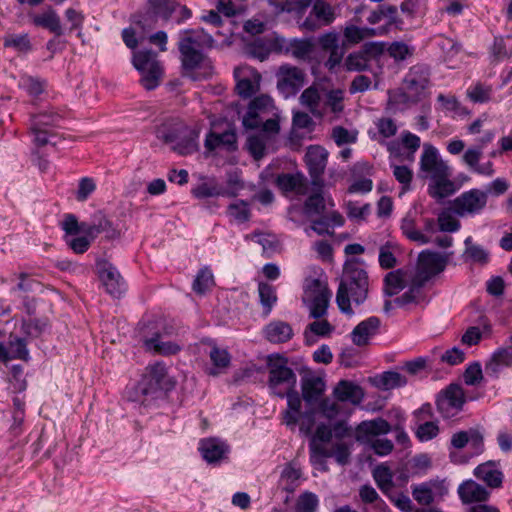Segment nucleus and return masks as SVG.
<instances>
[{
  "label": "nucleus",
  "mask_w": 512,
  "mask_h": 512,
  "mask_svg": "<svg viewBox=\"0 0 512 512\" xmlns=\"http://www.w3.org/2000/svg\"><path fill=\"white\" fill-rule=\"evenodd\" d=\"M4 46L21 53H27L32 49L28 34H9L4 38Z\"/></svg>",
  "instance_id": "obj_51"
},
{
  "label": "nucleus",
  "mask_w": 512,
  "mask_h": 512,
  "mask_svg": "<svg viewBox=\"0 0 512 512\" xmlns=\"http://www.w3.org/2000/svg\"><path fill=\"white\" fill-rule=\"evenodd\" d=\"M19 87L25 90L30 96L37 97L44 91V82L31 76L21 77Z\"/></svg>",
  "instance_id": "obj_55"
},
{
  "label": "nucleus",
  "mask_w": 512,
  "mask_h": 512,
  "mask_svg": "<svg viewBox=\"0 0 512 512\" xmlns=\"http://www.w3.org/2000/svg\"><path fill=\"white\" fill-rule=\"evenodd\" d=\"M420 168L430 174L431 179L437 176L451 175L449 166L439 157L438 150L430 144L424 145Z\"/></svg>",
  "instance_id": "obj_17"
},
{
  "label": "nucleus",
  "mask_w": 512,
  "mask_h": 512,
  "mask_svg": "<svg viewBox=\"0 0 512 512\" xmlns=\"http://www.w3.org/2000/svg\"><path fill=\"white\" fill-rule=\"evenodd\" d=\"M488 195L479 189H471L462 193L453 201V210L459 216L477 214L487 204Z\"/></svg>",
  "instance_id": "obj_13"
},
{
  "label": "nucleus",
  "mask_w": 512,
  "mask_h": 512,
  "mask_svg": "<svg viewBox=\"0 0 512 512\" xmlns=\"http://www.w3.org/2000/svg\"><path fill=\"white\" fill-rule=\"evenodd\" d=\"M148 5L153 14L168 21L174 12H177L179 2L177 0H148Z\"/></svg>",
  "instance_id": "obj_41"
},
{
  "label": "nucleus",
  "mask_w": 512,
  "mask_h": 512,
  "mask_svg": "<svg viewBox=\"0 0 512 512\" xmlns=\"http://www.w3.org/2000/svg\"><path fill=\"white\" fill-rule=\"evenodd\" d=\"M458 189L459 186H456L449 176H437L432 178L428 192L432 198L440 200L453 195Z\"/></svg>",
  "instance_id": "obj_27"
},
{
  "label": "nucleus",
  "mask_w": 512,
  "mask_h": 512,
  "mask_svg": "<svg viewBox=\"0 0 512 512\" xmlns=\"http://www.w3.org/2000/svg\"><path fill=\"white\" fill-rule=\"evenodd\" d=\"M242 125L250 130L261 129L266 133H278L279 116L273 99L262 94L251 100L242 118Z\"/></svg>",
  "instance_id": "obj_3"
},
{
  "label": "nucleus",
  "mask_w": 512,
  "mask_h": 512,
  "mask_svg": "<svg viewBox=\"0 0 512 512\" xmlns=\"http://www.w3.org/2000/svg\"><path fill=\"white\" fill-rule=\"evenodd\" d=\"M32 22L35 26L48 29L56 36H61L63 34L60 18L57 15V13L52 9L42 14L33 16Z\"/></svg>",
  "instance_id": "obj_37"
},
{
  "label": "nucleus",
  "mask_w": 512,
  "mask_h": 512,
  "mask_svg": "<svg viewBox=\"0 0 512 512\" xmlns=\"http://www.w3.org/2000/svg\"><path fill=\"white\" fill-rule=\"evenodd\" d=\"M47 319H30L22 321V332L32 338L39 337L47 328Z\"/></svg>",
  "instance_id": "obj_52"
},
{
  "label": "nucleus",
  "mask_w": 512,
  "mask_h": 512,
  "mask_svg": "<svg viewBox=\"0 0 512 512\" xmlns=\"http://www.w3.org/2000/svg\"><path fill=\"white\" fill-rule=\"evenodd\" d=\"M300 102L302 105L308 107L312 113L315 112L320 102L318 89L314 86L306 88L300 96Z\"/></svg>",
  "instance_id": "obj_57"
},
{
  "label": "nucleus",
  "mask_w": 512,
  "mask_h": 512,
  "mask_svg": "<svg viewBox=\"0 0 512 512\" xmlns=\"http://www.w3.org/2000/svg\"><path fill=\"white\" fill-rule=\"evenodd\" d=\"M458 494L463 503L486 501L490 495L485 487L473 480L463 482L458 488Z\"/></svg>",
  "instance_id": "obj_24"
},
{
  "label": "nucleus",
  "mask_w": 512,
  "mask_h": 512,
  "mask_svg": "<svg viewBox=\"0 0 512 512\" xmlns=\"http://www.w3.org/2000/svg\"><path fill=\"white\" fill-rule=\"evenodd\" d=\"M325 390V383L320 377H310L302 382V396L309 404L317 403Z\"/></svg>",
  "instance_id": "obj_32"
},
{
  "label": "nucleus",
  "mask_w": 512,
  "mask_h": 512,
  "mask_svg": "<svg viewBox=\"0 0 512 512\" xmlns=\"http://www.w3.org/2000/svg\"><path fill=\"white\" fill-rule=\"evenodd\" d=\"M285 43L284 48L287 53H290L293 57L301 60L308 59L313 52L314 44L309 39H290L289 41L281 40Z\"/></svg>",
  "instance_id": "obj_33"
},
{
  "label": "nucleus",
  "mask_w": 512,
  "mask_h": 512,
  "mask_svg": "<svg viewBox=\"0 0 512 512\" xmlns=\"http://www.w3.org/2000/svg\"><path fill=\"white\" fill-rule=\"evenodd\" d=\"M11 348L10 356L12 359H21L27 361L29 358V351L27 349V342L24 338H15L9 341Z\"/></svg>",
  "instance_id": "obj_60"
},
{
  "label": "nucleus",
  "mask_w": 512,
  "mask_h": 512,
  "mask_svg": "<svg viewBox=\"0 0 512 512\" xmlns=\"http://www.w3.org/2000/svg\"><path fill=\"white\" fill-rule=\"evenodd\" d=\"M268 366V386L272 393L284 398L285 394L296 388L297 376L293 369L288 367L287 359L277 356L269 357Z\"/></svg>",
  "instance_id": "obj_6"
},
{
  "label": "nucleus",
  "mask_w": 512,
  "mask_h": 512,
  "mask_svg": "<svg viewBox=\"0 0 512 512\" xmlns=\"http://www.w3.org/2000/svg\"><path fill=\"white\" fill-rule=\"evenodd\" d=\"M133 66L140 72V83L147 90L155 89L163 76V68L152 50H141L133 53Z\"/></svg>",
  "instance_id": "obj_7"
},
{
  "label": "nucleus",
  "mask_w": 512,
  "mask_h": 512,
  "mask_svg": "<svg viewBox=\"0 0 512 512\" xmlns=\"http://www.w3.org/2000/svg\"><path fill=\"white\" fill-rule=\"evenodd\" d=\"M199 449L203 458L209 463L219 461L228 451L226 444L215 438L202 440Z\"/></svg>",
  "instance_id": "obj_29"
},
{
  "label": "nucleus",
  "mask_w": 512,
  "mask_h": 512,
  "mask_svg": "<svg viewBox=\"0 0 512 512\" xmlns=\"http://www.w3.org/2000/svg\"><path fill=\"white\" fill-rule=\"evenodd\" d=\"M474 475L492 489L500 488L504 478L502 471L498 468V463L495 461H487L478 465L474 469Z\"/></svg>",
  "instance_id": "obj_21"
},
{
  "label": "nucleus",
  "mask_w": 512,
  "mask_h": 512,
  "mask_svg": "<svg viewBox=\"0 0 512 512\" xmlns=\"http://www.w3.org/2000/svg\"><path fill=\"white\" fill-rule=\"evenodd\" d=\"M333 330L334 327L327 320L314 321L307 326L304 336L307 342H309V333L316 336L326 337L330 335Z\"/></svg>",
  "instance_id": "obj_56"
},
{
  "label": "nucleus",
  "mask_w": 512,
  "mask_h": 512,
  "mask_svg": "<svg viewBox=\"0 0 512 512\" xmlns=\"http://www.w3.org/2000/svg\"><path fill=\"white\" fill-rule=\"evenodd\" d=\"M302 476L300 468L296 467L294 463L287 464L281 472L280 482L283 489L287 492H293L299 485V480Z\"/></svg>",
  "instance_id": "obj_43"
},
{
  "label": "nucleus",
  "mask_w": 512,
  "mask_h": 512,
  "mask_svg": "<svg viewBox=\"0 0 512 512\" xmlns=\"http://www.w3.org/2000/svg\"><path fill=\"white\" fill-rule=\"evenodd\" d=\"M438 433L439 427L437 423L433 421H425L420 424L416 430V436L422 442L432 440Z\"/></svg>",
  "instance_id": "obj_61"
},
{
  "label": "nucleus",
  "mask_w": 512,
  "mask_h": 512,
  "mask_svg": "<svg viewBox=\"0 0 512 512\" xmlns=\"http://www.w3.org/2000/svg\"><path fill=\"white\" fill-rule=\"evenodd\" d=\"M158 139L173 144V150L180 155H189L196 151L195 136L181 121L169 120L162 123L156 131Z\"/></svg>",
  "instance_id": "obj_5"
},
{
  "label": "nucleus",
  "mask_w": 512,
  "mask_h": 512,
  "mask_svg": "<svg viewBox=\"0 0 512 512\" xmlns=\"http://www.w3.org/2000/svg\"><path fill=\"white\" fill-rule=\"evenodd\" d=\"M359 496L362 502L373 504L374 508L379 512H384L387 508L385 501L380 498L377 491L370 485H363L359 490Z\"/></svg>",
  "instance_id": "obj_49"
},
{
  "label": "nucleus",
  "mask_w": 512,
  "mask_h": 512,
  "mask_svg": "<svg viewBox=\"0 0 512 512\" xmlns=\"http://www.w3.org/2000/svg\"><path fill=\"white\" fill-rule=\"evenodd\" d=\"M111 227V222L101 212L93 215L92 222H82V233L91 239L96 238L99 234L108 231Z\"/></svg>",
  "instance_id": "obj_39"
},
{
  "label": "nucleus",
  "mask_w": 512,
  "mask_h": 512,
  "mask_svg": "<svg viewBox=\"0 0 512 512\" xmlns=\"http://www.w3.org/2000/svg\"><path fill=\"white\" fill-rule=\"evenodd\" d=\"M164 363L156 362L145 368L141 380L136 386V393L143 397L142 403L149 405L151 401L161 398L174 387Z\"/></svg>",
  "instance_id": "obj_4"
},
{
  "label": "nucleus",
  "mask_w": 512,
  "mask_h": 512,
  "mask_svg": "<svg viewBox=\"0 0 512 512\" xmlns=\"http://www.w3.org/2000/svg\"><path fill=\"white\" fill-rule=\"evenodd\" d=\"M314 296L310 304V317L320 319L327 313L331 292L326 286H323L320 280L312 281Z\"/></svg>",
  "instance_id": "obj_19"
},
{
  "label": "nucleus",
  "mask_w": 512,
  "mask_h": 512,
  "mask_svg": "<svg viewBox=\"0 0 512 512\" xmlns=\"http://www.w3.org/2000/svg\"><path fill=\"white\" fill-rule=\"evenodd\" d=\"M380 324L381 321L376 316L361 321L351 332L352 342L359 347L365 346L369 339L377 334Z\"/></svg>",
  "instance_id": "obj_20"
},
{
  "label": "nucleus",
  "mask_w": 512,
  "mask_h": 512,
  "mask_svg": "<svg viewBox=\"0 0 512 512\" xmlns=\"http://www.w3.org/2000/svg\"><path fill=\"white\" fill-rule=\"evenodd\" d=\"M328 155V151L319 145H312L307 149L306 164L312 178V184L317 188L323 187L322 176L327 165Z\"/></svg>",
  "instance_id": "obj_14"
},
{
  "label": "nucleus",
  "mask_w": 512,
  "mask_h": 512,
  "mask_svg": "<svg viewBox=\"0 0 512 512\" xmlns=\"http://www.w3.org/2000/svg\"><path fill=\"white\" fill-rule=\"evenodd\" d=\"M405 288V279L401 270L389 272L384 278V293L394 296Z\"/></svg>",
  "instance_id": "obj_44"
},
{
  "label": "nucleus",
  "mask_w": 512,
  "mask_h": 512,
  "mask_svg": "<svg viewBox=\"0 0 512 512\" xmlns=\"http://www.w3.org/2000/svg\"><path fill=\"white\" fill-rule=\"evenodd\" d=\"M492 92L493 89L491 85L477 82L476 84L470 86L466 93L467 97L473 103H487L491 100Z\"/></svg>",
  "instance_id": "obj_47"
},
{
  "label": "nucleus",
  "mask_w": 512,
  "mask_h": 512,
  "mask_svg": "<svg viewBox=\"0 0 512 512\" xmlns=\"http://www.w3.org/2000/svg\"><path fill=\"white\" fill-rule=\"evenodd\" d=\"M436 490H442L437 482L421 483L412 487V496L418 504L428 506L433 503Z\"/></svg>",
  "instance_id": "obj_35"
},
{
  "label": "nucleus",
  "mask_w": 512,
  "mask_h": 512,
  "mask_svg": "<svg viewBox=\"0 0 512 512\" xmlns=\"http://www.w3.org/2000/svg\"><path fill=\"white\" fill-rule=\"evenodd\" d=\"M214 284L213 275L210 270L202 269L198 272L194 282L193 290L198 294H204Z\"/></svg>",
  "instance_id": "obj_53"
},
{
  "label": "nucleus",
  "mask_w": 512,
  "mask_h": 512,
  "mask_svg": "<svg viewBox=\"0 0 512 512\" xmlns=\"http://www.w3.org/2000/svg\"><path fill=\"white\" fill-rule=\"evenodd\" d=\"M258 293L260 303L264 308V314L268 316L277 302L276 290L271 284L260 282L258 285Z\"/></svg>",
  "instance_id": "obj_45"
},
{
  "label": "nucleus",
  "mask_w": 512,
  "mask_h": 512,
  "mask_svg": "<svg viewBox=\"0 0 512 512\" xmlns=\"http://www.w3.org/2000/svg\"><path fill=\"white\" fill-rule=\"evenodd\" d=\"M437 222L438 228L444 232H456L460 228V222L446 211L439 214Z\"/></svg>",
  "instance_id": "obj_62"
},
{
  "label": "nucleus",
  "mask_w": 512,
  "mask_h": 512,
  "mask_svg": "<svg viewBox=\"0 0 512 512\" xmlns=\"http://www.w3.org/2000/svg\"><path fill=\"white\" fill-rule=\"evenodd\" d=\"M334 397L340 402H349L353 405L359 404L364 397L362 388L348 380L338 382L333 390Z\"/></svg>",
  "instance_id": "obj_23"
},
{
  "label": "nucleus",
  "mask_w": 512,
  "mask_h": 512,
  "mask_svg": "<svg viewBox=\"0 0 512 512\" xmlns=\"http://www.w3.org/2000/svg\"><path fill=\"white\" fill-rule=\"evenodd\" d=\"M429 77L430 70L426 65H414L405 75V87L410 93L414 95H420L428 87Z\"/></svg>",
  "instance_id": "obj_18"
},
{
  "label": "nucleus",
  "mask_w": 512,
  "mask_h": 512,
  "mask_svg": "<svg viewBox=\"0 0 512 512\" xmlns=\"http://www.w3.org/2000/svg\"><path fill=\"white\" fill-rule=\"evenodd\" d=\"M378 133L383 138H390L397 133L398 127L392 118L382 117L375 122Z\"/></svg>",
  "instance_id": "obj_64"
},
{
  "label": "nucleus",
  "mask_w": 512,
  "mask_h": 512,
  "mask_svg": "<svg viewBox=\"0 0 512 512\" xmlns=\"http://www.w3.org/2000/svg\"><path fill=\"white\" fill-rule=\"evenodd\" d=\"M424 285L425 283H422L421 280H418L417 277L414 276L409 290L394 299L395 305L403 307L411 303L419 304L424 300V293L422 290Z\"/></svg>",
  "instance_id": "obj_36"
},
{
  "label": "nucleus",
  "mask_w": 512,
  "mask_h": 512,
  "mask_svg": "<svg viewBox=\"0 0 512 512\" xmlns=\"http://www.w3.org/2000/svg\"><path fill=\"white\" fill-rule=\"evenodd\" d=\"M145 346L147 349L163 356L175 355L181 350L179 344L172 341H163L161 333H156L153 337L146 339Z\"/></svg>",
  "instance_id": "obj_34"
},
{
  "label": "nucleus",
  "mask_w": 512,
  "mask_h": 512,
  "mask_svg": "<svg viewBox=\"0 0 512 512\" xmlns=\"http://www.w3.org/2000/svg\"><path fill=\"white\" fill-rule=\"evenodd\" d=\"M512 365V347H503L496 350L490 361L486 364V372L489 375L498 376L502 367H509Z\"/></svg>",
  "instance_id": "obj_30"
},
{
  "label": "nucleus",
  "mask_w": 512,
  "mask_h": 512,
  "mask_svg": "<svg viewBox=\"0 0 512 512\" xmlns=\"http://www.w3.org/2000/svg\"><path fill=\"white\" fill-rule=\"evenodd\" d=\"M408 383L407 378L399 372L387 371L380 375L378 387L384 390L403 387Z\"/></svg>",
  "instance_id": "obj_46"
},
{
  "label": "nucleus",
  "mask_w": 512,
  "mask_h": 512,
  "mask_svg": "<svg viewBox=\"0 0 512 512\" xmlns=\"http://www.w3.org/2000/svg\"><path fill=\"white\" fill-rule=\"evenodd\" d=\"M400 228L402 233L410 241L417 242L419 244H427L430 242V237L417 229L415 215L412 211H409L401 220Z\"/></svg>",
  "instance_id": "obj_31"
},
{
  "label": "nucleus",
  "mask_w": 512,
  "mask_h": 512,
  "mask_svg": "<svg viewBox=\"0 0 512 512\" xmlns=\"http://www.w3.org/2000/svg\"><path fill=\"white\" fill-rule=\"evenodd\" d=\"M247 148L251 156L256 160H260L265 156L266 144L261 136L252 135L247 139Z\"/></svg>",
  "instance_id": "obj_58"
},
{
  "label": "nucleus",
  "mask_w": 512,
  "mask_h": 512,
  "mask_svg": "<svg viewBox=\"0 0 512 512\" xmlns=\"http://www.w3.org/2000/svg\"><path fill=\"white\" fill-rule=\"evenodd\" d=\"M62 118L63 116L60 113L52 109L34 114L30 118V130L38 131L40 128L48 129L49 127L57 126Z\"/></svg>",
  "instance_id": "obj_38"
},
{
  "label": "nucleus",
  "mask_w": 512,
  "mask_h": 512,
  "mask_svg": "<svg viewBox=\"0 0 512 512\" xmlns=\"http://www.w3.org/2000/svg\"><path fill=\"white\" fill-rule=\"evenodd\" d=\"M334 20V8L324 0H315L310 14L300 24V28L314 32L323 26L330 25Z\"/></svg>",
  "instance_id": "obj_12"
},
{
  "label": "nucleus",
  "mask_w": 512,
  "mask_h": 512,
  "mask_svg": "<svg viewBox=\"0 0 512 512\" xmlns=\"http://www.w3.org/2000/svg\"><path fill=\"white\" fill-rule=\"evenodd\" d=\"M390 429V424L383 418H376L369 421H363L357 426L358 433L367 436L387 434L390 431Z\"/></svg>",
  "instance_id": "obj_42"
},
{
  "label": "nucleus",
  "mask_w": 512,
  "mask_h": 512,
  "mask_svg": "<svg viewBox=\"0 0 512 512\" xmlns=\"http://www.w3.org/2000/svg\"><path fill=\"white\" fill-rule=\"evenodd\" d=\"M364 261L351 258L343 266V273L336 293V303L339 310L352 316L354 311L351 302L356 305L363 304L369 292V277L363 268Z\"/></svg>",
  "instance_id": "obj_1"
},
{
  "label": "nucleus",
  "mask_w": 512,
  "mask_h": 512,
  "mask_svg": "<svg viewBox=\"0 0 512 512\" xmlns=\"http://www.w3.org/2000/svg\"><path fill=\"white\" fill-rule=\"evenodd\" d=\"M494 137L495 133L493 131H487L477 140V143L474 146L468 148L464 152L462 161L473 173L484 176H492L495 173L493 163L491 161L480 164L484 148L487 144L493 141Z\"/></svg>",
  "instance_id": "obj_8"
},
{
  "label": "nucleus",
  "mask_w": 512,
  "mask_h": 512,
  "mask_svg": "<svg viewBox=\"0 0 512 512\" xmlns=\"http://www.w3.org/2000/svg\"><path fill=\"white\" fill-rule=\"evenodd\" d=\"M373 478L378 488L383 492L387 493L393 488V474L391 470L384 465H379L373 470Z\"/></svg>",
  "instance_id": "obj_48"
},
{
  "label": "nucleus",
  "mask_w": 512,
  "mask_h": 512,
  "mask_svg": "<svg viewBox=\"0 0 512 512\" xmlns=\"http://www.w3.org/2000/svg\"><path fill=\"white\" fill-rule=\"evenodd\" d=\"M465 402L466 397L463 388L459 384L452 383L438 394L436 406L441 416L449 419L456 416L463 409Z\"/></svg>",
  "instance_id": "obj_9"
},
{
  "label": "nucleus",
  "mask_w": 512,
  "mask_h": 512,
  "mask_svg": "<svg viewBox=\"0 0 512 512\" xmlns=\"http://www.w3.org/2000/svg\"><path fill=\"white\" fill-rule=\"evenodd\" d=\"M465 255L466 257L480 264H486L489 261V253L482 246L474 244L471 237L465 240Z\"/></svg>",
  "instance_id": "obj_50"
},
{
  "label": "nucleus",
  "mask_w": 512,
  "mask_h": 512,
  "mask_svg": "<svg viewBox=\"0 0 512 512\" xmlns=\"http://www.w3.org/2000/svg\"><path fill=\"white\" fill-rule=\"evenodd\" d=\"M266 339L271 343H285L293 337V329L287 322L276 320L266 325Z\"/></svg>",
  "instance_id": "obj_26"
},
{
  "label": "nucleus",
  "mask_w": 512,
  "mask_h": 512,
  "mask_svg": "<svg viewBox=\"0 0 512 512\" xmlns=\"http://www.w3.org/2000/svg\"><path fill=\"white\" fill-rule=\"evenodd\" d=\"M277 89L284 98L294 96L304 86L305 73L298 67L282 65L277 73Z\"/></svg>",
  "instance_id": "obj_10"
},
{
  "label": "nucleus",
  "mask_w": 512,
  "mask_h": 512,
  "mask_svg": "<svg viewBox=\"0 0 512 512\" xmlns=\"http://www.w3.org/2000/svg\"><path fill=\"white\" fill-rule=\"evenodd\" d=\"M448 263V255L425 250L419 254L418 269L415 277L426 283L435 275L445 270Z\"/></svg>",
  "instance_id": "obj_11"
},
{
  "label": "nucleus",
  "mask_w": 512,
  "mask_h": 512,
  "mask_svg": "<svg viewBox=\"0 0 512 512\" xmlns=\"http://www.w3.org/2000/svg\"><path fill=\"white\" fill-rule=\"evenodd\" d=\"M96 267L106 292L115 297L120 296L125 290V283L118 270L106 260L97 261Z\"/></svg>",
  "instance_id": "obj_16"
},
{
  "label": "nucleus",
  "mask_w": 512,
  "mask_h": 512,
  "mask_svg": "<svg viewBox=\"0 0 512 512\" xmlns=\"http://www.w3.org/2000/svg\"><path fill=\"white\" fill-rule=\"evenodd\" d=\"M369 60L360 51L350 54L345 62L349 71H363L368 68Z\"/></svg>",
  "instance_id": "obj_63"
},
{
  "label": "nucleus",
  "mask_w": 512,
  "mask_h": 512,
  "mask_svg": "<svg viewBox=\"0 0 512 512\" xmlns=\"http://www.w3.org/2000/svg\"><path fill=\"white\" fill-rule=\"evenodd\" d=\"M236 80V91L242 98H249L255 94L260 87L261 75L257 70L244 66L234 70Z\"/></svg>",
  "instance_id": "obj_15"
},
{
  "label": "nucleus",
  "mask_w": 512,
  "mask_h": 512,
  "mask_svg": "<svg viewBox=\"0 0 512 512\" xmlns=\"http://www.w3.org/2000/svg\"><path fill=\"white\" fill-rule=\"evenodd\" d=\"M191 194L197 199H205L209 197H235L236 192L220 185L215 179H210L196 185L191 189Z\"/></svg>",
  "instance_id": "obj_22"
},
{
  "label": "nucleus",
  "mask_w": 512,
  "mask_h": 512,
  "mask_svg": "<svg viewBox=\"0 0 512 512\" xmlns=\"http://www.w3.org/2000/svg\"><path fill=\"white\" fill-rule=\"evenodd\" d=\"M209 358L212 363V367L208 370L210 376H218L223 373L231 364V355L224 349L218 347L216 344L211 346L209 351Z\"/></svg>",
  "instance_id": "obj_28"
},
{
  "label": "nucleus",
  "mask_w": 512,
  "mask_h": 512,
  "mask_svg": "<svg viewBox=\"0 0 512 512\" xmlns=\"http://www.w3.org/2000/svg\"><path fill=\"white\" fill-rule=\"evenodd\" d=\"M276 185L284 192H296L303 195L307 191L306 178L300 173H281L276 178Z\"/></svg>",
  "instance_id": "obj_25"
},
{
  "label": "nucleus",
  "mask_w": 512,
  "mask_h": 512,
  "mask_svg": "<svg viewBox=\"0 0 512 512\" xmlns=\"http://www.w3.org/2000/svg\"><path fill=\"white\" fill-rule=\"evenodd\" d=\"M228 214L240 223H244L250 219V210L248 204L239 200L228 206Z\"/></svg>",
  "instance_id": "obj_59"
},
{
  "label": "nucleus",
  "mask_w": 512,
  "mask_h": 512,
  "mask_svg": "<svg viewBox=\"0 0 512 512\" xmlns=\"http://www.w3.org/2000/svg\"><path fill=\"white\" fill-rule=\"evenodd\" d=\"M288 410L284 414V422L287 426H295L299 422L301 398L294 389L285 394Z\"/></svg>",
  "instance_id": "obj_40"
},
{
  "label": "nucleus",
  "mask_w": 512,
  "mask_h": 512,
  "mask_svg": "<svg viewBox=\"0 0 512 512\" xmlns=\"http://www.w3.org/2000/svg\"><path fill=\"white\" fill-rule=\"evenodd\" d=\"M317 507V496L311 492H305L298 497L295 512H316Z\"/></svg>",
  "instance_id": "obj_54"
},
{
  "label": "nucleus",
  "mask_w": 512,
  "mask_h": 512,
  "mask_svg": "<svg viewBox=\"0 0 512 512\" xmlns=\"http://www.w3.org/2000/svg\"><path fill=\"white\" fill-rule=\"evenodd\" d=\"M214 39L203 29H186L178 34V50L182 69L191 75L196 69L210 66L205 51L211 49Z\"/></svg>",
  "instance_id": "obj_2"
}]
</instances>
